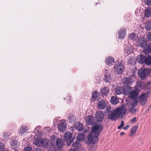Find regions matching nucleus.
<instances>
[{"instance_id":"nucleus-1","label":"nucleus","mask_w":151,"mask_h":151,"mask_svg":"<svg viewBox=\"0 0 151 151\" xmlns=\"http://www.w3.org/2000/svg\"><path fill=\"white\" fill-rule=\"evenodd\" d=\"M103 129V126L100 124H96L92 127L91 133L98 137Z\"/></svg>"},{"instance_id":"nucleus-2","label":"nucleus","mask_w":151,"mask_h":151,"mask_svg":"<svg viewBox=\"0 0 151 151\" xmlns=\"http://www.w3.org/2000/svg\"><path fill=\"white\" fill-rule=\"evenodd\" d=\"M114 72L117 74L122 73L124 70L125 67L123 63H120L115 65L114 67Z\"/></svg>"},{"instance_id":"nucleus-3","label":"nucleus","mask_w":151,"mask_h":151,"mask_svg":"<svg viewBox=\"0 0 151 151\" xmlns=\"http://www.w3.org/2000/svg\"><path fill=\"white\" fill-rule=\"evenodd\" d=\"M150 72V69L147 68L141 69L138 71V75L142 80H143L146 76L149 74Z\"/></svg>"},{"instance_id":"nucleus-4","label":"nucleus","mask_w":151,"mask_h":151,"mask_svg":"<svg viewBox=\"0 0 151 151\" xmlns=\"http://www.w3.org/2000/svg\"><path fill=\"white\" fill-rule=\"evenodd\" d=\"M97 137L91 133L88 136V141L87 143L88 144H94L98 141Z\"/></svg>"},{"instance_id":"nucleus-5","label":"nucleus","mask_w":151,"mask_h":151,"mask_svg":"<svg viewBox=\"0 0 151 151\" xmlns=\"http://www.w3.org/2000/svg\"><path fill=\"white\" fill-rule=\"evenodd\" d=\"M114 109L119 116L121 115H125L127 111L125 106L123 105Z\"/></svg>"},{"instance_id":"nucleus-6","label":"nucleus","mask_w":151,"mask_h":151,"mask_svg":"<svg viewBox=\"0 0 151 151\" xmlns=\"http://www.w3.org/2000/svg\"><path fill=\"white\" fill-rule=\"evenodd\" d=\"M104 76V81L106 82L110 83L112 79V78L110 73V71H108L107 70H105Z\"/></svg>"},{"instance_id":"nucleus-7","label":"nucleus","mask_w":151,"mask_h":151,"mask_svg":"<svg viewBox=\"0 0 151 151\" xmlns=\"http://www.w3.org/2000/svg\"><path fill=\"white\" fill-rule=\"evenodd\" d=\"M139 101L141 106L144 105L147 101V97L146 94L144 93L140 95L139 96Z\"/></svg>"},{"instance_id":"nucleus-8","label":"nucleus","mask_w":151,"mask_h":151,"mask_svg":"<svg viewBox=\"0 0 151 151\" xmlns=\"http://www.w3.org/2000/svg\"><path fill=\"white\" fill-rule=\"evenodd\" d=\"M66 125L65 121L64 120L61 121L58 124V130L60 132H64L66 130Z\"/></svg>"},{"instance_id":"nucleus-9","label":"nucleus","mask_w":151,"mask_h":151,"mask_svg":"<svg viewBox=\"0 0 151 151\" xmlns=\"http://www.w3.org/2000/svg\"><path fill=\"white\" fill-rule=\"evenodd\" d=\"M118 116L115 110L114 109L108 114V118L112 121H114L117 119Z\"/></svg>"},{"instance_id":"nucleus-10","label":"nucleus","mask_w":151,"mask_h":151,"mask_svg":"<svg viewBox=\"0 0 151 151\" xmlns=\"http://www.w3.org/2000/svg\"><path fill=\"white\" fill-rule=\"evenodd\" d=\"M74 138L72 137V134L70 132H66L64 134V139L65 142L70 141L73 142Z\"/></svg>"},{"instance_id":"nucleus-11","label":"nucleus","mask_w":151,"mask_h":151,"mask_svg":"<svg viewBox=\"0 0 151 151\" xmlns=\"http://www.w3.org/2000/svg\"><path fill=\"white\" fill-rule=\"evenodd\" d=\"M137 43L139 46L144 48L147 45V41L144 37H142L138 40Z\"/></svg>"},{"instance_id":"nucleus-12","label":"nucleus","mask_w":151,"mask_h":151,"mask_svg":"<svg viewBox=\"0 0 151 151\" xmlns=\"http://www.w3.org/2000/svg\"><path fill=\"white\" fill-rule=\"evenodd\" d=\"M95 118L97 121L101 122L104 119L103 112L101 111H97L96 113Z\"/></svg>"},{"instance_id":"nucleus-13","label":"nucleus","mask_w":151,"mask_h":151,"mask_svg":"<svg viewBox=\"0 0 151 151\" xmlns=\"http://www.w3.org/2000/svg\"><path fill=\"white\" fill-rule=\"evenodd\" d=\"M95 122V119L93 117L89 115L86 117V122L87 124L89 125H93Z\"/></svg>"},{"instance_id":"nucleus-14","label":"nucleus","mask_w":151,"mask_h":151,"mask_svg":"<svg viewBox=\"0 0 151 151\" xmlns=\"http://www.w3.org/2000/svg\"><path fill=\"white\" fill-rule=\"evenodd\" d=\"M126 36V30L124 28L121 29L119 31L118 36L120 39H123Z\"/></svg>"},{"instance_id":"nucleus-15","label":"nucleus","mask_w":151,"mask_h":151,"mask_svg":"<svg viewBox=\"0 0 151 151\" xmlns=\"http://www.w3.org/2000/svg\"><path fill=\"white\" fill-rule=\"evenodd\" d=\"M56 146L59 149H61L64 144V142L62 139L58 138L56 140Z\"/></svg>"},{"instance_id":"nucleus-16","label":"nucleus","mask_w":151,"mask_h":151,"mask_svg":"<svg viewBox=\"0 0 151 151\" xmlns=\"http://www.w3.org/2000/svg\"><path fill=\"white\" fill-rule=\"evenodd\" d=\"M114 63V59L111 57H109L106 59L105 63L107 65L111 66L113 65Z\"/></svg>"},{"instance_id":"nucleus-17","label":"nucleus","mask_w":151,"mask_h":151,"mask_svg":"<svg viewBox=\"0 0 151 151\" xmlns=\"http://www.w3.org/2000/svg\"><path fill=\"white\" fill-rule=\"evenodd\" d=\"M124 47L125 53H127V54L130 53L133 50L132 47L130 45H124Z\"/></svg>"},{"instance_id":"nucleus-18","label":"nucleus","mask_w":151,"mask_h":151,"mask_svg":"<svg viewBox=\"0 0 151 151\" xmlns=\"http://www.w3.org/2000/svg\"><path fill=\"white\" fill-rule=\"evenodd\" d=\"M43 139L41 138H37L35 141V145L37 146L40 147L43 144Z\"/></svg>"},{"instance_id":"nucleus-19","label":"nucleus","mask_w":151,"mask_h":151,"mask_svg":"<svg viewBox=\"0 0 151 151\" xmlns=\"http://www.w3.org/2000/svg\"><path fill=\"white\" fill-rule=\"evenodd\" d=\"M145 57L143 55H141L137 57V60L138 62L140 64L145 63Z\"/></svg>"},{"instance_id":"nucleus-20","label":"nucleus","mask_w":151,"mask_h":151,"mask_svg":"<svg viewBox=\"0 0 151 151\" xmlns=\"http://www.w3.org/2000/svg\"><path fill=\"white\" fill-rule=\"evenodd\" d=\"M138 94L139 92L138 91L136 90H134L130 92L129 97L131 99H134L136 97Z\"/></svg>"},{"instance_id":"nucleus-21","label":"nucleus","mask_w":151,"mask_h":151,"mask_svg":"<svg viewBox=\"0 0 151 151\" xmlns=\"http://www.w3.org/2000/svg\"><path fill=\"white\" fill-rule=\"evenodd\" d=\"M144 51L145 54H148L151 52V43L149 44H147V45L144 47Z\"/></svg>"},{"instance_id":"nucleus-22","label":"nucleus","mask_w":151,"mask_h":151,"mask_svg":"<svg viewBox=\"0 0 151 151\" xmlns=\"http://www.w3.org/2000/svg\"><path fill=\"white\" fill-rule=\"evenodd\" d=\"M72 146L73 147H76L78 149L77 151H80V150H83L82 148L81 147V144L78 142H74L72 144Z\"/></svg>"},{"instance_id":"nucleus-23","label":"nucleus","mask_w":151,"mask_h":151,"mask_svg":"<svg viewBox=\"0 0 151 151\" xmlns=\"http://www.w3.org/2000/svg\"><path fill=\"white\" fill-rule=\"evenodd\" d=\"M111 103L114 105H116L119 102V99L116 97L112 96L110 100Z\"/></svg>"},{"instance_id":"nucleus-24","label":"nucleus","mask_w":151,"mask_h":151,"mask_svg":"<svg viewBox=\"0 0 151 151\" xmlns=\"http://www.w3.org/2000/svg\"><path fill=\"white\" fill-rule=\"evenodd\" d=\"M98 106L100 109H103L106 107V103L103 100H102L98 102Z\"/></svg>"},{"instance_id":"nucleus-25","label":"nucleus","mask_w":151,"mask_h":151,"mask_svg":"<svg viewBox=\"0 0 151 151\" xmlns=\"http://www.w3.org/2000/svg\"><path fill=\"white\" fill-rule=\"evenodd\" d=\"M124 87H117L115 90V93L116 94L119 95L122 93H124Z\"/></svg>"},{"instance_id":"nucleus-26","label":"nucleus","mask_w":151,"mask_h":151,"mask_svg":"<svg viewBox=\"0 0 151 151\" xmlns=\"http://www.w3.org/2000/svg\"><path fill=\"white\" fill-rule=\"evenodd\" d=\"M75 127L78 130L81 131L83 128V124L80 122H76L75 124Z\"/></svg>"},{"instance_id":"nucleus-27","label":"nucleus","mask_w":151,"mask_h":151,"mask_svg":"<svg viewBox=\"0 0 151 151\" xmlns=\"http://www.w3.org/2000/svg\"><path fill=\"white\" fill-rule=\"evenodd\" d=\"M138 127L137 125H135L132 128L130 131V133L129 134L130 137L133 136L135 133L138 129Z\"/></svg>"},{"instance_id":"nucleus-28","label":"nucleus","mask_w":151,"mask_h":151,"mask_svg":"<svg viewBox=\"0 0 151 151\" xmlns=\"http://www.w3.org/2000/svg\"><path fill=\"white\" fill-rule=\"evenodd\" d=\"M88 150L90 151H95L96 149V146L93 144H88Z\"/></svg>"},{"instance_id":"nucleus-29","label":"nucleus","mask_w":151,"mask_h":151,"mask_svg":"<svg viewBox=\"0 0 151 151\" xmlns=\"http://www.w3.org/2000/svg\"><path fill=\"white\" fill-rule=\"evenodd\" d=\"M92 99L93 101H98L99 99V93L98 92L95 91L92 94Z\"/></svg>"},{"instance_id":"nucleus-30","label":"nucleus","mask_w":151,"mask_h":151,"mask_svg":"<svg viewBox=\"0 0 151 151\" xmlns=\"http://www.w3.org/2000/svg\"><path fill=\"white\" fill-rule=\"evenodd\" d=\"M28 129L26 126H23L21 127L19 131V134L21 135V136H22L25 132Z\"/></svg>"},{"instance_id":"nucleus-31","label":"nucleus","mask_w":151,"mask_h":151,"mask_svg":"<svg viewBox=\"0 0 151 151\" xmlns=\"http://www.w3.org/2000/svg\"><path fill=\"white\" fill-rule=\"evenodd\" d=\"M132 88L131 87L128 86L124 89V94L129 96L130 92L132 91Z\"/></svg>"},{"instance_id":"nucleus-32","label":"nucleus","mask_w":151,"mask_h":151,"mask_svg":"<svg viewBox=\"0 0 151 151\" xmlns=\"http://www.w3.org/2000/svg\"><path fill=\"white\" fill-rule=\"evenodd\" d=\"M11 145L12 146L13 149H15L19 145V142L16 140H13L11 144Z\"/></svg>"},{"instance_id":"nucleus-33","label":"nucleus","mask_w":151,"mask_h":151,"mask_svg":"<svg viewBox=\"0 0 151 151\" xmlns=\"http://www.w3.org/2000/svg\"><path fill=\"white\" fill-rule=\"evenodd\" d=\"M145 15L146 17H149L151 16V8L148 7L147 9H145Z\"/></svg>"},{"instance_id":"nucleus-34","label":"nucleus","mask_w":151,"mask_h":151,"mask_svg":"<svg viewBox=\"0 0 151 151\" xmlns=\"http://www.w3.org/2000/svg\"><path fill=\"white\" fill-rule=\"evenodd\" d=\"M85 136L84 134H79L77 137V139L78 142H81L84 139Z\"/></svg>"},{"instance_id":"nucleus-35","label":"nucleus","mask_w":151,"mask_h":151,"mask_svg":"<svg viewBox=\"0 0 151 151\" xmlns=\"http://www.w3.org/2000/svg\"><path fill=\"white\" fill-rule=\"evenodd\" d=\"M101 93L105 96L109 93L108 89L106 87H104L101 90Z\"/></svg>"},{"instance_id":"nucleus-36","label":"nucleus","mask_w":151,"mask_h":151,"mask_svg":"<svg viewBox=\"0 0 151 151\" xmlns=\"http://www.w3.org/2000/svg\"><path fill=\"white\" fill-rule=\"evenodd\" d=\"M145 63L147 65H151V56L148 55L147 57H145Z\"/></svg>"},{"instance_id":"nucleus-37","label":"nucleus","mask_w":151,"mask_h":151,"mask_svg":"<svg viewBox=\"0 0 151 151\" xmlns=\"http://www.w3.org/2000/svg\"><path fill=\"white\" fill-rule=\"evenodd\" d=\"M128 38L129 40H135L137 38V36L135 33H133L129 35Z\"/></svg>"},{"instance_id":"nucleus-38","label":"nucleus","mask_w":151,"mask_h":151,"mask_svg":"<svg viewBox=\"0 0 151 151\" xmlns=\"http://www.w3.org/2000/svg\"><path fill=\"white\" fill-rule=\"evenodd\" d=\"M145 28L147 30L151 31V21L146 23Z\"/></svg>"},{"instance_id":"nucleus-39","label":"nucleus","mask_w":151,"mask_h":151,"mask_svg":"<svg viewBox=\"0 0 151 151\" xmlns=\"http://www.w3.org/2000/svg\"><path fill=\"white\" fill-rule=\"evenodd\" d=\"M125 83L126 84L129 85L131 84L132 82V81L130 77L125 78Z\"/></svg>"},{"instance_id":"nucleus-40","label":"nucleus","mask_w":151,"mask_h":151,"mask_svg":"<svg viewBox=\"0 0 151 151\" xmlns=\"http://www.w3.org/2000/svg\"><path fill=\"white\" fill-rule=\"evenodd\" d=\"M69 121L70 122H74L76 121L75 117L72 114H70L69 116Z\"/></svg>"},{"instance_id":"nucleus-41","label":"nucleus","mask_w":151,"mask_h":151,"mask_svg":"<svg viewBox=\"0 0 151 151\" xmlns=\"http://www.w3.org/2000/svg\"><path fill=\"white\" fill-rule=\"evenodd\" d=\"M43 144L42 146H43L44 147L47 146L48 145V140L47 139H43Z\"/></svg>"},{"instance_id":"nucleus-42","label":"nucleus","mask_w":151,"mask_h":151,"mask_svg":"<svg viewBox=\"0 0 151 151\" xmlns=\"http://www.w3.org/2000/svg\"><path fill=\"white\" fill-rule=\"evenodd\" d=\"M5 149V146L3 143H0V151H4Z\"/></svg>"},{"instance_id":"nucleus-43","label":"nucleus","mask_w":151,"mask_h":151,"mask_svg":"<svg viewBox=\"0 0 151 151\" xmlns=\"http://www.w3.org/2000/svg\"><path fill=\"white\" fill-rule=\"evenodd\" d=\"M24 151H32V148L30 146H27L24 148Z\"/></svg>"},{"instance_id":"nucleus-44","label":"nucleus","mask_w":151,"mask_h":151,"mask_svg":"<svg viewBox=\"0 0 151 151\" xmlns=\"http://www.w3.org/2000/svg\"><path fill=\"white\" fill-rule=\"evenodd\" d=\"M145 4L147 6L151 5V0H144Z\"/></svg>"},{"instance_id":"nucleus-45","label":"nucleus","mask_w":151,"mask_h":151,"mask_svg":"<svg viewBox=\"0 0 151 151\" xmlns=\"http://www.w3.org/2000/svg\"><path fill=\"white\" fill-rule=\"evenodd\" d=\"M47 151H57L54 146L52 145Z\"/></svg>"},{"instance_id":"nucleus-46","label":"nucleus","mask_w":151,"mask_h":151,"mask_svg":"<svg viewBox=\"0 0 151 151\" xmlns=\"http://www.w3.org/2000/svg\"><path fill=\"white\" fill-rule=\"evenodd\" d=\"M136 111V109L134 107H132L129 110V111L132 113H134Z\"/></svg>"},{"instance_id":"nucleus-47","label":"nucleus","mask_w":151,"mask_h":151,"mask_svg":"<svg viewBox=\"0 0 151 151\" xmlns=\"http://www.w3.org/2000/svg\"><path fill=\"white\" fill-rule=\"evenodd\" d=\"M60 118L59 117H55L53 120V122L54 123L56 124L58 122Z\"/></svg>"},{"instance_id":"nucleus-48","label":"nucleus","mask_w":151,"mask_h":151,"mask_svg":"<svg viewBox=\"0 0 151 151\" xmlns=\"http://www.w3.org/2000/svg\"><path fill=\"white\" fill-rule=\"evenodd\" d=\"M124 125V122L123 121H122L121 124L118 127V129H121Z\"/></svg>"},{"instance_id":"nucleus-49","label":"nucleus","mask_w":151,"mask_h":151,"mask_svg":"<svg viewBox=\"0 0 151 151\" xmlns=\"http://www.w3.org/2000/svg\"><path fill=\"white\" fill-rule=\"evenodd\" d=\"M147 38L149 40L151 41V32L148 34L147 35Z\"/></svg>"},{"instance_id":"nucleus-50","label":"nucleus","mask_w":151,"mask_h":151,"mask_svg":"<svg viewBox=\"0 0 151 151\" xmlns=\"http://www.w3.org/2000/svg\"><path fill=\"white\" fill-rule=\"evenodd\" d=\"M137 105V102L134 101L132 104V106L133 107H136Z\"/></svg>"},{"instance_id":"nucleus-51","label":"nucleus","mask_w":151,"mask_h":151,"mask_svg":"<svg viewBox=\"0 0 151 151\" xmlns=\"http://www.w3.org/2000/svg\"><path fill=\"white\" fill-rule=\"evenodd\" d=\"M128 62L130 64H133L134 63V61H133V59L131 58H130Z\"/></svg>"},{"instance_id":"nucleus-52","label":"nucleus","mask_w":151,"mask_h":151,"mask_svg":"<svg viewBox=\"0 0 151 151\" xmlns=\"http://www.w3.org/2000/svg\"><path fill=\"white\" fill-rule=\"evenodd\" d=\"M136 117H134L131 120V122L132 123H134L136 122Z\"/></svg>"},{"instance_id":"nucleus-53","label":"nucleus","mask_w":151,"mask_h":151,"mask_svg":"<svg viewBox=\"0 0 151 151\" xmlns=\"http://www.w3.org/2000/svg\"><path fill=\"white\" fill-rule=\"evenodd\" d=\"M40 128H41V127L40 126H38L35 129V132L36 130L37 129V130H38L37 131L38 132H39V129H40Z\"/></svg>"},{"instance_id":"nucleus-54","label":"nucleus","mask_w":151,"mask_h":151,"mask_svg":"<svg viewBox=\"0 0 151 151\" xmlns=\"http://www.w3.org/2000/svg\"><path fill=\"white\" fill-rule=\"evenodd\" d=\"M67 145L68 146H70V145L71 143L73 142H71L70 141H67Z\"/></svg>"},{"instance_id":"nucleus-55","label":"nucleus","mask_w":151,"mask_h":151,"mask_svg":"<svg viewBox=\"0 0 151 151\" xmlns=\"http://www.w3.org/2000/svg\"><path fill=\"white\" fill-rule=\"evenodd\" d=\"M129 127V125H127L125 127L123 128V129L125 130H127Z\"/></svg>"},{"instance_id":"nucleus-56","label":"nucleus","mask_w":151,"mask_h":151,"mask_svg":"<svg viewBox=\"0 0 151 151\" xmlns=\"http://www.w3.org/2000/svg\"><path fill=\"white\" fill-rule=\"evenodd\" d=\"M33 151H42L41 149L39 148L35 149Z\"/></svg>"},{"instance_id":"nucleus-57","label":"nucleus","mask_w":151,"mask_h":151,"mask_svg":"<svg viewBox=\"0 0 151 151\" xmlns=\"http://www.w3.org/2000/svg\"><path fill=\"white\" fill-rule=\"evenodd\" d=\"M44 129L45 131H49L50 130V128L49 127H46L44 128Z\"/></svg>"},{"instance_id":"nucleus-58","label":"nucleus","mask_w":151,"mask_h":151,"mask_svg":"<svg viewBox=\"0 0 151 151\" xmlns=\"http://www.w3.org/2000/svg\"><path fill=\"white\" fill-rule=\"evenodd\" d=\"M57 137L56 136L53 135L51 138V140L54 139H56Z\"/></svg>"},{"instance_id":"nucleus-59","label":"nucleus","mask_w":151,"mask_h":151,"mask_svg":"<svg viewBox=\"0 0 151 151\" xmlns=\"http://www.w3.org/2000/svg\"><path fill=\"white\" fill-rule=\"evenodd\" d=\"M139 11L137 10L136 11H135V13L137 14V16L139 15Z\"/></svg>"},{"instance_id":"nucleus-60","label":"nucleus","mask_w":151,"mask_h":151,"mask_svg":"<svg viewBox=\"0 0 151 151\" xmlns=\"http://www.w3.org/2000/svg\"><path fill=\"white\" fill-rule=\"evenodd\" d=\"M77 150H76L75 149H70L69 151H76Z\"/></svg>"},{"instance_id":"nucleus-61","label":"nucleus","mask_w":151,"mask_h":151,"mask_svg":"<svg viewBox=\"0 0 151 151\" xmlns=\"http://www.w3.org/2000/svg\"><path fill=\"white\" fill-rule=\"evenodd\" d=\"M124 134V133L123 132H122L120 133V135L122 136Z\"/></svg>"},{"instance_id":"nucleus-62","label":"nucleus","mask_w":151,"mask_h":151,"mask_svg":"<svg viewBox=\"0 0 151 151\" xmlns=\"http://www.w3.org/2000/svg\"><path fill=\"white\" fill-rule=\"evenodd\" d=\"M4 136H5V137H6V136H8V134L7 133H5L4 134Z\"/></svg>"},{"instance_id":"nucleus-63","label":"nucleus","mask_w":151,"mask_h":151,"mask_svg":"<svg viewBox=\"0 0 151 151\" xmlns=\"http://www.w3.org/2000/svg\"><path fill=\"white\" fill-rule=\"evenodd\" d=\"M14 151H19L18 150H15Z\"/></svg>"}]
</instances>
